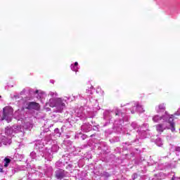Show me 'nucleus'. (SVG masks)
<instances>
[{
  "instance_id": "26",
  "label": "nucleus",
  "mask_w": 180,
  "mask_h": 180,
  "mask_svg": "<svg viewBox=\"0 0 180 180\" xmlns=\"http://www.w3.org/2000/svg\"><path fill=\"white\" fill-rule=\"evenodd\" d=\"M65 165V164L60 160L56 162V168H58H58H63Z\"/></svg>"
},
{
  "instance_id": "61",
  "label": "nucleus",
  "mask_w": 180,
  "mask_h": 180,
  "mask_svg": "<svg viewBox=\"0 0 180 180\" xmlns=\"http://www.w3.org/2000/svg\"><path fill=\"white\" fill-rule=\"evenodd\" d=\"M38 169H41V166H39V167H38Z\"/></svg>"
},
{
  "instance_id": "58",
  "label": "nucleus",
  "mask_w": 180,
  "mask_h": 180,
  "mask_svg": "<svg viewBox=\"0 0 180 180\" xmlns=\"http://www.w3.org/2000/svg\"><path fill=\"white\" fill-rule=\"evenodd\" d=\"M0 172H4V169L0 167Z\"/></svg>"
},
{
  "instance_id": "30",
  "label": "nucleus",
  "mask_w": 180,
  "mask_h": 180,
  "mask_svg": "<svg viewBox=\"0 0 180 180\" xmlns=\"http://www.w3.org/2000/svg\"><path fill=\"white\" fill-rule=\"evenodd\" d=\"M32 127V122H27L24 124V129H30Z\"/></svg>"
},
{
  "instance_id": "47",
  "label": "nucleus",
  "mask_w": 180,
  "mask_h": 180,
  "mask_svg": "<svg viewBox=\"0 0 180 180\" xmlns=\"http://www.w3.org/2000/svg\"><path fill=\"white\" fill-rule=\"evenodd\" d=\"M26 92V89H24L22 91H20V95H23Z\"/></svg>"
},
{
  "instance_id": "64",
  "label": "nucleus",
  "mask_w": 180,
  "mask_h": 180,
  "mask_svg": "<svg viewBox=\"0 0 180 180\" xmlns=\"http://www.w3.org/2000/svg\"><path fill=\"white\" fill-rule=\"evenodd\" d=\"M71 133H72V131H70V134H71Z\"/></svg>"
},
{
  "instance_id": "5",
  "label": "nucleus",
  "mask_w": 180,
  "mask_h": 180,
  "mask_svg": "<svg viewBox=\"0 0 180 180\" xmlns=\"http://www.w3.org/2000/svg\"><path fill=\"white\" fill-rule=\"evenodd\" d=\"M13 117V108L11 107H5L3 109V115H1L0 111V122L6 120L7 123L12 122V117Z\"/></svg>"
},
{
  "instance_id": "27",
  "label": "nucleus",
  "mask_w": 180,
  "mask_h": 180,
  "mask_svg": "<svg viewBox=\"0 0 180 180\" xmlns=\"http://www.w3.org/2000/svg\"><path fill=\"white\" fill-rule=\"evenodd\" d=\"M155 144L158 146V147H162L164 143H162V139H161L160 138H158L155 140Z\"/></svg>"
},
{
  "instance_id": "16",
  "label": "nucleus",
  "mask_w": 180,
  "mask_h": 180,
  "mask_svg": "<svg viewBox=\"0 0 180 180\" xmlns=\"http://www.w3.org/2000/svg\"><path fill=\"white\" fill-rule=\"evenodd\" d=\"M2 144L8 146V144H11V140H8L6 136H1L0 138V147H1Z\"/></svg>"
},
{
  "instance_id": "10",
  "label": "nucleus",
  "mask_w": 180,
  "mask_h": 180,
  "mask_svg": "<svg viewBox=\"0 0 180 180\" xmlns=\"http://www.w3.org/2000/svg\"><path fill=\"white\" fill-rule=\"evenodd\" d=\"M169 118H171V115L167 112H165V115H162L161 116L156 115L153 116V121L155 123H158V122H160V120H163V122H165L167 120H169Z\"/></svg>"
},
{
  "instance_id": "13",
  "label": "nucleus",
  "mask_w": 180,
  "mask_h": 180,
  "mask_svg": "<svg viewBox=\"0 0 180 180\" xmlns=\"http://www.w3.org/2000/svg\"><path fill=\"white\" fill-rule=\"evenodd\" d=\"M30 157H31L32 160H40L41 158H46L44 154L43 153H40L39 152L32 151L30 153Z\"/></svg>"
},
{
  "instance_id": "48",
  "label": "nucleus",
  "mask_w": 180,
  "mask_h": 180,
  "mask_svg": "<svg viewBox=\"0 0 180 180\" xmlns=\"http://www.w3.org/2000/svg\"><path fill=\"white\" fill-rule=\"evenodd\" d=\"M43 95H44V92H41L39 94V98L43 97Z\"/></svg>"
},
{
  "instance_id": "2",
  "label": "nucleus",
  "mask_w": 180,
  "mask_h": 180,
  "mask_svg": "<svg viewBox=\"0 0 180 180\" xmlns=\"http://www.w3.org/2000/svg\"><path fill=\"white\" fill-rule=\"evenodd\" d=\"M53 143V139H51V134H49L45 137L44 139L37 141L34 143V150L39 152L40 154L41 153L44 154L45 160H49L51 158V153H50V148L46 146L44 148V144L49 145Z\"/></svg>"
},
{
  "instance_id": "49",
  "label": "nucleus",
  "mask_w": 180,
  "mask_h": 180,
  "mask_svg": "<svg viewBox=\"0 0 180 180\" xmlns=\"http://www.w3.org/2000/svg\"><path fill=\"white\" fill-rule=\"evenodd\" d=\"M173 137L171 136H167V140H172Z\"/></svg>"
},
{
  "instance_id": "63",
  "label": "nucleus",
  "mask_w": 180,
  "mask_h": 180,
  "mask_svg": "<svg viewBox=\"0 0 180 180\" xmlns=\"http://www.w3.org/2000/svg\"><path fill=\"white\" fill-rule=\"evenodd\" d=\"M49 110H51V109L50 108H47V111L49 112Z\"/></svg>"
},
{
  "instance_id": "44",
  "label": "nucleus",
  "mask_w": 180,
  "mask_h": 180,
  "mask_svg": "<svg viewBox=\"0 0 180 180\" xmlns=\"http://www.w3.org/2000/svg\"><path fill=\"white\" fill-rule=\"evenodd\" d=\"M13 98H14V99H19L20 98V95L19 94H15Z\"/></svg>"
},
{
  "instance_id": "15",
  "label": "nucleus",
  "mask_w": 180,
  "mask_h": 180,
  "mask_svg": "<svg viewBox=\"0 0 180 180\" xmlns=\"http://www.w3.org/2000/svg\"><path fill=\"white\" fill-rule=\"evenodd\" d=\"M40 105L36 102H30L27 105V109H34L35 110H38L39 109Z\"/></svg>"
},
{
  "instance_id": "1",
  "label": "nucleus",
  "mask_w": 180,
  "mask_h": 180,
  "mask_svg": "<svg viewBox=\"0 0 180 180\" xmlns=\"http://www.w3.org/2000/svg\"><path fill=\"white\" fill-rule=\"evenodd\" d=\"M113 115H115V116H120L122 117L120 118L119 121L115 120L113 124L114 129H116V131H121L122 123L127 122L128 120L124 119V117H123V112H122V110H119L117 108H114L112 110H105L103 112V120H105V122L103 124V127H106L108 124H110V120H112Z\"/></svg>"
},
{
  "instance_id": "33",
  "label": "nucleus",
  "mask_w": 180,
  "mask_h": 180,
  "mask_svg": "<svg viewBox=\"0 0 180 180\" xmlns=\"http://www.w3.org/2000/svg\"><path fill=\"white\" fill-rule=\"evenodd\" d=\"M103 176L105 178H109V176H110V174L108 173L107 172H103Z\"/></svg>"
},
{
  "instance_id": "37",
  "label": "nucleus",
  "mask_w": 180,
  "mask_h": 180,
  "mask_svg": "<svg viewBox=\"0 0 180 180\" xmlns=\"http://www.w3.org/2000/svg\"><path fill=\"white\" fill-rule=\"evenodd\" d=\"M37 176H38L39 178H41L43 177V173L40 172H37L36 174Z\"/></svg>"
},
{
  "instance_id": "41",
  "label": "nucleus",
  "mask_w": 180,
  "mask_h": 180,
  "mask_svg": "<svg viewBox=\"0 0 180 180\" xmlns=\"http://www.w3.org/2000/svg\"><path fill=\"white\" fill-rule=\"evenodd\" d=\"M174 151H176L177 153H180V147L179 146H175Z\"/></svg>"
},
{
  "instance_id": "39",
  "label": "nucleus",
  "mask_w": 180,
  "mask_h": 180,
  "mask_svg": "<svg viewBox=\"0 0 180 180\" xmlns=\"http://www.w3.org/2000/svg\"><path fill=\"white\" fill-rule=\"evenodd\" d=\"M86 158H87V160H90L91 158H92V155H91L90 153H87L86 155Z\"/></svg>"
},
{
  "instance_id": "35",
  "label": "nucleus",
  "mask_w": 180,
  "mask_h": 180,
  "mask_svg": "<svg viewBox=\"0 0 180 180\" xmlns=\"http://www.w3.org/2000/svg\"><path fill=\"white\" fill-rule=\"evenodd\" d=\"M66 98L68 99V101H70V102H72V101H75V96H68L66 97Z\"/></svg>"
},
{
  "instance_id": "29",
  "label": "nucleus",
  "mask_w": 180,
  "mask_h": 180,
  "mask_svg": "<svg viewBox=\"0 0 180 180\" xmlns=\"http://www.w3.org/2000/svg\"><path fill=\"white\" fill-rule=\"evenodd\" d=\"M54 136H56V137H60L61 132H60V129L58 128H56L54 129Z\"/></svg>"
},
{
  "instance_id": "36",
  "label": "nucleus",
  "mask_w": 180,
  "mask_h": 180,
  "mask_svg": "<svg viewBox=\"0 0 180 180\" xmlns=\"http://www.w3.org/2000/svg\"><path fill=\"white\" fill-rule=\"evenodd\" d=\"M92 89H94L93 86H91L90 90L89 89L86 90V93L89 94L90 95H92V94H94V91H92Z\"/></svg>"
},
{
  "instance_id": "4",
  "label": "nucleus",
  "mask_w": 180,
  "mask_h": 180,
  "mask_svg": "<svg viewBox=\"0 0 180 180\" xmlns=\"http://www.w3.org/2000/svg\"><path fill=\"white\" fill-rule=\"evenodd\" d=\"M170 129L172 133L175 131V123L174 122V115H171L170 118L163 123L156 125V130L158 133H162L164 130Z\"/></svg>"
},
{
  "instance_id": "45",
  "label": "nucleus",
  "mask_w": 180,
  "mask_h": 180,
  "mask_svg": "<svg viewBox=\"0 0 180 180\" xmlns=\"http://www.w3.org/2000/svg\"><path fill=\"white\" fill-rule=\"evenodd\" d=\"M47 131H49V129H46L44 130L43 132H41V136H44V133H47Z\"/></svg>"
},
{
  "instance_id": "7",
  "label": "nucleus",
  "mask_w": 180,
  "mask_h": 180,
  "mask_svg": "<svg viewBox=\"0 0 180 180\" xmlns=\"http://www.w3.org/2000/svg\"><path fill=\"white\" fill-rule=\"evenodd\" d=\"M22 131L20 129V126H13V127H7L5 129V134L6 136H15L16 133H19Z\"/></svg>"
},
{
  "instance_id": "54",
  "label": "nucleus",
  "mask_w": 180,
  "mask_h": 180,
  "mask_svg": "<svg viewBox=\"0 0 180 180\" xmlns=\"http://www.w3.org/2000/svg\"><path fill=\"white\" fill-rule=\"evenodd\" d=\"M82 147V148H86V147H88V145H83Z\"/></svg>"
},
{
  "instance_id": "21",
  "label": "nucleus",
  "mask_w": 180,
  "mask_h": 180,
  "mask_svg": "<svg viewBox=\"0 0 180 180\" xmlns=\"http://www.w3.org/2000/svg\"><path fill=\"white\" fill-rule=\"evenodd\" d=\"M11 171L12 174H16V172H19V171H23V166H15Z\"/></svg>"
},
{
  "instance_id": "38",
  "label": "nucleus",
  "mask_w": 180,
  "mask_h": 180,
  "mask_svg": "<svg viewBox=\"0 0 180 180\" xmlns=\"http://www.w3.org/2000/svg\"><path fill=\"white\" fill-rule=\"evenodd\" d=\"M173 116H180V108L173 115Z\"/></svg>"
},
{
  "instance_id": "20",
  "label": "nucleus",
  "mask_w": 180,
  "mask_h": 180,
  "mask_svg": "<svg viewBox=\"0 0 180 180\" xmlns=\"http://www.w3.org/2000/svg\"><path fill=\"white\" fill-rule=\"evenodd\" d=\"M49 153L51 154V153H57L58 151V146L56 144L52 145L51 148L49 147ZM51 158H53V155H51Z\"/></svg>"
},
{
  "instance_id": "12",
  "label": "nucleus",
  "mask_w": 180,
  "mask_h": 180,
  "mask_svg": "<svg viewBox=\"0 0 180 180\" xmlns=\"http://www.w3.org/2000/svg\"><path fill=\"white\" fill-rule=\"evenodd\" d=\"M14 118L17 120H21V122H25L26 117L25 116V111L23 110H18L15 112Z\"/></svg>"
},
{
  "instance_id": "3",
  "label": "nucleus",
  "mask_w": 180,
  "mask_h": 180,
  "mask_svg": "<svg viewBox=\"0 0 180 180\" xmlns=\"http://www.w3.org/2000/svg\"><path fill=\"white\" fill-rule=\"evenodd\" d=\"M49 105L51 108H53V113H63V110L65 109V103L61 98H51Z\"/></svg>"
},
{
  "instance_id": "51",
  "label": "nucleus",
  "mask_w": 180,
  "mask_h": 180,
  "mask_svg": "<svg viewBox=\"0 0 180 180\" xmlns=\"http://www.w3.org/2000/svg\"><path fill=\"white\" fill-rule=\"evenodd\" d=\"M31 171H32V174H33L34 172H37V171L35 170L34 169H31Z\"/></svg>"
},
{
  "instance_id": "55",
  "label": "nucleus",
  "mask_w": 180,
  "mask_h": 180,
  "mask_svg": "<svg viewBox=\"0 0 180 180\" xmlns=\"http://www.w3.org/2000/svg\"><path fill=\"white\" fill-rule=\"evenodd\" d=\"M136 151H139V148L134 149V153H136Z\"/></svg>"
},
{
  "instance_id": "18",
  "label": "nucleus",
  "mask_w": 180,
  "mask_h": 180,
  "mask_svg": "<svg viewBox=\"0 0 180 180\" xmlns=\"http://www.w3.org/2000/svg\"><path fill=\"white\" fill-rule=\"evenodd\" d=\"M156 112L157 113H164L165 112V104L162 103L160 105H158V108H156Z\"/></svg>"
},
{
  "instance_id": "43",
  "label": "nucleus",
  "mask_w": 180,
  "mask_h": 180,
  "mask_svg": "<svg viewBox=\"0 0 180 180\" xmlns=\"http://www.w3.org/2000/svg\"><path fill=\"white\" fill-rule=\"evenodd\" d=\"M171 180H180V177H176L175 176H173Z\"/></svg>"
},
{
  "instance_id": "60",
  "label": "nucleus",
  "mask_w": 180,
  "mask_h": 180,
  "mask_svg": "<svg viewBox=\"0 0 180 180\" xmlns=\"http://www.w3.org/2000/svg\"><path fill=\"white\" fill-rule=\"evenodd\" d=\"M35 94H39V90H36Z\"/></svg>"
},
{
  "instance_id": "19",
  "label": "nucleus",
  "mask_w": 180,
  "mask_h": 180,
  "mask_svg": "<svg viewBox=\"0 0 180 180\" xmlns=\"http://www.w3.org/2000/svg\"><path fill=\"white\" fill-rule=\"evenodd\" d=\"M45 175L46 176H53V167L47 166L46 168L44 169Z\"/></svg>"
},
{
  "instance_id": "14",
  "label": "nucleus",
  "mask_w": 180,
  "mask_h": 180,
  "mask_svg": "<svg viewBox=\"0 0 180 180\" xmlns=\"http://www.w3.org/2000/svg\"><path fill=\"white\" fill-rule=\"evenodd\" d=\"M148 131H150L148 129H142L141 131L138 129L137 133L139 134V139H143L147 138Z\"/></svg>"
},
{
  "instance_id": "34",
  "label": "nucleus",
  "mask_w": 180,
  "mask_h": 180,
  "mask_svg": "<svg viewBox=\"0 0 180 180\" xmlns=\"http://www.w3.org/2000/svg\"><path fill=\"white\" fill-rule=\"evenodd\" d=\"M49 95H51L52 96V98H54V96H58V94H57V92H53V91H51L49 92Z\"/></svg>"
},
{
  "instance_id": "46",
  "label": "nucleus",
  "mask_w": 180,
  "mask_h": 180,
  "mask_svg": "<svg viewBox=\"0 0 180 180\" xmlns=\"http://www.w3.org/2000/svg\"><path fill=\"white\" fill-rule=\"evenodd\" d=\"M71 168H72V165L71 164H69L67 167H66V169H70Z\"/></svg>"
},
{
  "instance_id": "62",
  "label": "nucleus",
  "mask_w": 180,
  "mask_h": 180,
  "mask_svg": "<svg viewBox=\"0 0 180 180\" xmlns=\"http://www.w3.org/2000/svg\"><path fill=\"white\" fill-rule=\"evenodd\" d=\"M94 101L95 103H98V101H96V100H94Z\"/></svg>"
},
{
  "instance_id": "32",
  "label": "nucleus",
  "mask_w": 180,
  "mask_h": 180,
  "mask_svg": "<svg viewBox=\"0 0 180 180\" xmlns=\"http://www.w3.org/2000/svg\"><path fill=\"white\" fill-rule=\"evenodd\" d=\"M112 133V129H107L105 131V136H110Z\"/></svg>"
},
{
  "instance_id": "28",
  "label": "nucleus",
  "mask_w": 180,
  "mask_h": 180,
  "mask_svg": "<svg viewBox=\"0 0 180 180\" xmlns=\"http://www.w3.org/2000/svg\"><path fill=\"white\" fill-rule=\"evenodd\" d=\"M131 127H132L134 130H136L137 129H140V125L138 124L137 122H134L131 124Z\"/></svg>"
},
{
  "instance_id": "42",
  "label": "nucleus",
  "mask_w": 180,
  "mask_h": 180,
  "mask_svg": "<svg viewBox=\"0 0 180 180\" xmlns=\"http://www.w3.org/2000/svg\"><path fill=\"white\" fill-rule=\"evenodd\" d=\"M65 144H68L69 146H72V142L71 141H65Z\"/></svg>"
},
{
  "instance_id": "40",
  "label": "nucleus",
  "mask_w": 180,
  "mask_h": 180,
  "mask_svg": "<svg viewBox=\"0 0 180 180\" xmlns=\"http://www.w3.org/2000/svg\"><path fill=\"white\" fill-rule=\"evenodd\" d=\"M67 129V125H63L62 127H61V132L62 133H64V130H66Z\"/></svg>"
},
{
  "instance_id": "6",
  "label": "nucleus",
  "mask_w": 180,
  "mask_h": 180,
  "mask_svg": "<svg viewBox=\"0 0 180 180\" xmlns=\"http://www.w3.org/2000/svg\"><path fill=\"white\" fill-rule=\"evenodd\" d=\"M75 114L80 120H85L86 117H94V116L86 115V113H85V108L82 106L75 108Z\"/></svg>"
},
{
  "instance_id": "52",
  "label": "nucleus",
  "mask_w": 180,
  "mask_h": 180,
  "mask_svg": "<svg viewBox=\"0 0 180 180\" xmlns=\"http://www.w3.org/2000/svg\"><path fill=\"white\" fill-rule=\"evenodd\" d=\"M101 146H103L104 147H105L106 146V143L102 142Z\"/></svg>"
},
{
  "instance_id": "22",
  "label": "nucleus",
  "mask_w": 180,
  "mask_h": 180,
  "mask_svg": "<svg viewBox=\"0 0 180 180\" xmlns=\"http://www.w3.org/2000/svg\"><path fill=\"white\" fill-rule=\"evenodd\" d=\"M12 156H7L6 158H5L4 159V167L5 168H6V167H8L9 165V164H11V161H12Z\"/></svg>"
},
{
  "instance_id": "59",
  "label": "nucleus",
  "mask_w": 180,
  "mask_h": 180,
  "mask_svg": "<svg viewBox=\"0 0 180 180\" xmlns=\"http://www.w3.org/2000/svg\"><path fill=\"white\" fill-rule=\"evenodd\" d=\"M136 141H139V139H136L134 141V143H136Z\"/></svg>"
},
{
  "instance_id": "23",
  "label": "nucleus",
  "mask_w": 180,
  "mask_h": 180,
  "mask_svg": "<svg viewBox=\"0 0 180 180\" xmlns=\"http://www.w3.org/2000/svg\"><path fill=\"white\" fill-rule=\"evenodd\" d=\"M122 150H129L130 147H131V143L130 142L122 143Z\"/></svg>"
},
{
  "instance_id": "57",
  "label": "nucleus",
  "mask_w": 180,
  "mask_h": 180,
  "mask_svg": "<svg viewBox=\"0 0 180 180\" xmlns=\"http://www.w3.org/2000/svg\"><path fill=\"white\" fill-rule=\"evenodd\" d=\"M51 84H54V80L51 79L50 80Z\"/></svg>"
},
{
  "instance_id": "31",
  "label": "nucleus",
  "mask_w": 180,
  "mask_h": 180,
  "mask_svg": "<svg viewBox=\"0 0 180 180\" xmlns=\"http://www.w3.org/2000/svg\"><path fill=\"white\" fill-rule=\"evenodd\" d=\"M62 158L64 160L65 164H68V161H70V157L68 155H63Z\"/></svg>"
},
{
  "instance_id": "25",
  "label": "nucleus",
  "mask_w": 180,
  "mask_h": 180,
  "mask_svg": "<svg viewBox=\"0 0 180 180\" xmlns=\"http://www.w3.org/2000/svg\"><path fill=\"white\" fill-rule=\"evenodd\" d=\"M70 68L72 71H75L77 72V71H78V62H75L74 65L72 64Z\"/></svg>"
},
{
  "instance_id": "17",
  "label": "nucleus",
  "mask_w": 180,
  "mask_h": 180,
  "mask_svg": "<svg viewBox=\"0 0 180 180\" xmlns=\"http://www.w3.org/2000/svg\"><path fill=\"white\" fill-rule=\"evenodd\" d=\"M11 160L13 161H20L23 158H25V155H20L19 153H15L13 156H11Z\"/></svg>"
},
{
  "instance_id": "11",
  "label": "nucleus",
  "mask_w": 180,
  "mask_h": 180,
  "mask_svg": "<svg viewBox=\"0 0 180 180\" xmlns=\"http://www.w3.org/2000/svg\"><path fill=\"white\" fill-rule=\"evenodd\" d=\"M55 176L56 179H63V178H67L68 176V172L58 168L55 172Z\"/></svg>"
},
{
  "instance_id": "24",
  "label": "nucleus",
  "mask_w": 180,
  "mask_h": 180,
  "mask_svg": "<svg viewBox=\"0 0 180 180\" xmlns=\"http://www.w3.org/2000/svg\"><path fill=\"white\" fill-rule=\"evenodd\" d=\"M75 139H81L82 140H85L88 137L86 134H84L81 132L76 134L75 136Z\"/></svg>"
},
{
  "instance_id": "8",
  "label": "nucleus",
  "mask_w": 180,
  "mask_h": 180,
  "mask_svg": "<svg viewBox=\"0 0 180 180\" xmlns=\"http://www.w3.org/2000/svg\"><path fill=\"white\" fill-rule=\"evenodd\" d=\"M99 125H96V123H95V122H94V121H91V124L89 123H84L81 126V130L82 131H84L85 133H88V131H91V130H92V127L93 130H98V127Z\"/></svg>"
},
{
  "instance_id": "53",
  "label": "nucleus",
  "mask_w": 180,
  "mask_h": 180,
  "mask_svg": "<svg viewBox=\"0 0 180 180\" xmlns=\"http://www.w3.org/2000/svg\"><path fill=\"white\" fill-rule=\"evenodd\" d=\"M29 174H27V179H30V173H28Z\"/></svg>"
},
{
  "instance_id": "9",
  "label": "nucleus",
  "mask_w": 180,
  "mask_h": 180,
  "mask_svg": "<svg viewBox=\"0 0 180 180\" xmlns=\"http://www.w3.org/2000/svg\"><path fill=\"white\" fill-rule=\"evenodd\" d=\"M131 108H130L131 113L134 115L136 112H139V113H143L144 112V109L143 108V105L140 104L139 102H132L129 103Z\"/></svg>"
},
{
  "instance_id": "50",
  "label": "nucleus",
  "mask_w": 180,
  "mask_h": 180,
  "mask_svg": "<svg viewBox=\"0 0 180 180\" xmlns=\"http://www.w3.org/2000/svg\"><path fill=\"white\" fill-rule=\"evenodd\" d=\"M143 127L146 128V130L147 127H148V124L145 123V124H143Z\"/></svg>"
},
{
  "instance_id": "56",
  "label": "nucleus",
  "mask_w": 180,
  "mask_h": 180,
  "mask_svg": "<svg viewBox=\"0 0 180 180\" xmlns=\"http://www.w3.org/2000/svg\"><path fill=\"white\" fill-rule=\"evenodd\" d=\"M65 136H66L67 139H70L71 137V136H70L68 134H66Z\"/></svg>"
}]
</instances>
